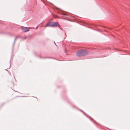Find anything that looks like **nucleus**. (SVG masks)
Here are the masks:
<instances>
[{
    "label": "nucleus",
    "instance_id": "2",
    "mask_svg": "<svg viewBox=\"0 0 130 130\" xmlns=\"http://www.w3.org/2000/svg\"><path fill=\"white\" fill-rule=\"evenodd\" d=\"M21 28L23 31L25 32L28 31L30 29L29 28L23 27H21Z\"/></svg>",
    "mask_w": 130,
    "mask_h": 130
},
{
    "label": "nucleus",
    "instance_id": "4",
    "mask_svg": "<svg viewBox=\"0 0 130 130\" xmlns=\"http://www.w3.org/2000/svg\"><path fill=\"white\" fill-rule=\"evenodd\" d=\"M52 25V22H49L47 24H46V26H45V27H47V26H50L52 27L51 26Z\"/></svg>",
    "mask_w": 130,
    "mask_h": 130
},
{
    "label": "nucleus",
    "instance_id": "3",
    "mask_svg": "<svg viewBox=\"0 0 130 130\" xmlns=\"http://www.w3.org/2000/svg\"><path fill=\"white\" fill-rule=\"evenodd\" d=\"M58 25V23L57 22H52V25L51 26L52 27H55L57 26Z\"/></svg>",
    "mask_w": 130,
    "mask_h": 130
},
{
    "label": "nucleus",
    "instance_id": "1",
    "mask_svg": "<svg viewBox=\"0 0 130 130\" xmlns=\"http://www.w3.org/2000/svg\"><path fill=\"white\" fill-rule=\"evenodd\" d=\"M88 52L86 50H79L76 53V55L78 57H80L87 55Z\"/></svg>",
    "mask_w": 130,
    "mask_h": 130
}]
</instances>
